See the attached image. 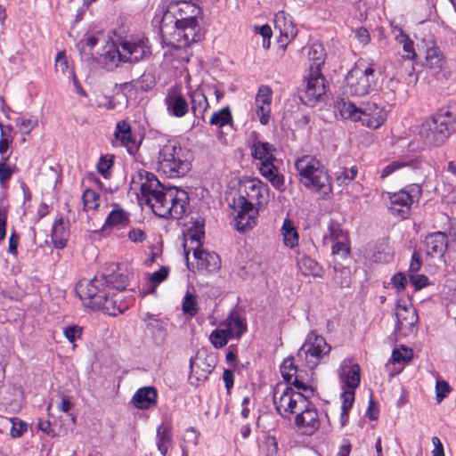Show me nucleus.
Listing matches in <instances>:
<instances>
[{"instance_id":"5fc2aeb1","label":"nucleus","mask_w":456,"mask_h":456,"mask_svg":"<svg viewBox=\"0 0 456 456\" xmlns=\"http://www.w3.org/2000/svg\"><path fill=\"white\" fill-rule=\"evenodd\" d=\"M82 335V328L77 325L69 326L64 329V336L70 342L74 343Z\"/></svg>"},{"instance_id":"4be33fe9","label":"nucleus","mask_w":456,"mask_h":456,"mask_svg":"<svg viewBox=\"0 0 456 456\" xmlns=\"http://www.w3.org/2000/svg\"><path fill=\"white\" fill-rule=\"evenodd\" d=\"M434 115L449 135L456 131V103L440 108Z\"/></svg>"},{"instance_id":"0eeeda50","label":"nucleus","mask_w":456,"mask_h":456,"mask_svg":"<svg viewBox=\"0 0 456 456\" xmlns=\"http://www.w3.org/2000/svg\"><path fill=\"white\" fill-rule=\"evenodd\" d=\"M189 206L188 193L183 190L167 188L161 204L157 205L155 215L162 218L181 219Z\"/></svg>"},{"instance_id":"7c9ffc66","label":"nucleus","mask_w":456,"mask_h":456,"mask_svg":"<svg viewBox=\"0 0 456 456\" xmlns=\"http://www.w3.org/2000/svg\"><path fill=\"white\" fill-rule=\"evenodd\" d=\"M298 265L305 275H313L319 278L324 275L322 267L309 256L301 257L298 261Z\"/></svg>"},{"instance_id":"2eb2a0df","label":"nucleus","mask_w":456,"mask_h":456,"mask_svg":"<svg viewBox=\"0 0 456 456\" xmlns=\"http://www.w3.org/2000/svg\"><path fill=\"white\" fill-rule=\"evenodd\" d=\"M303 407L305 409L296 416L295 423L304 435L311 436L320 428L318 413L314 407H309L308 401Z\"/></svg>"},{"instance_id":"c756f323","label":"nucleus","mask_w":456,"mask_h":456,"mask_svg":"<svg viewBox=\"0 0 456 456\" xmlns=\"http://www.w3.org/2000/svg\"><path fill=\"white\" fill-rule=\"evenodd\" d=\"M446 61L443 53L437 46H432L427 49L426 65L435 70H443Z\"/></svg>"},{"instance_id":"20e7f679","label":"nucleus","mask_w":456,"mask_h":456,"mask_svg":"<svg viewBox=\"0 0 456 456\" xmlns=\"http://www.w3.org/2000/svg\"><path fill=\"white\" fill-rule=\"evenodd\" d=\"M341 116L354 121H361L362 125L371 128L379 127L387 119V112L375 102H366L361 107L341 99L338 102Z\"/></svg>"},{"instance_id":"e2e57ef3","label":"nucleus","mask_w":456,"mask_h":456,"mask_svg":"<svg viewBox=\"0 0 456 456\" xmlns=\"http://www.w3.org/2000/svg\"><path fill=\"white\" fill-rule=\"evenodd\" d=\"M328 230L330 232V236L333 240H338L341 237H343V230L341 228L340 224L334 220L330 221L329 225H328Z\"/></svg>"},{"instance_id":"4468645a","label":"nucleus","mask_w":456,"mask_h":456,"mask_svg":"<svg viewBox=\"0 0 456 456\" xmlns=\"http://www.w3.org/2000/svg\"><path fill=\"white\" fill-rule=\"evenodd\" d=\"M395 316L396 333L406 337L416 331L419 317L414 307L397 305Z\"/></svg>"},{"instance_id":"a211bd4d","label":"nucleus","mask_w":456,"mask_h":456,"mask_svg":"<svg viewBox=\"0 0 456 456\" xmlns=\"http://www.w3.org/2000/svg\"><path fill=\"white\" fill-rule=\"evenodd\" d=\"M160 34L162 42L167 45L170 46L174 49H181L184 48L185 46H178L177 44H182V41L185 39L183 37V26L175 25L174 27H171L167 22V16H165L161 21L160 24Z\"/></svg>"},{"instance_id":"052dcab7","label":"nucleus","mask_w":456,"mask_h":456,"mask_svg":"<svg viewBox=\"0 0 456 456\" xmlns=\"http://www.w3.org/2000/svg\"><path fill=\"white\" fill-rule=\"evenodd\" d=\"M410 282L415 287V289H420L428 284V279L424 274H411Z\"/></svg>"},{"instance_id":"3c124183","label":"nucleus","mask_w":456,"mask_h":456,"mask_svg":"<svg viewBox=\"0 0 456 456\" xmlns=\"http://www.w3.org/2000/svg\"><path fill=\"white\" fill-rule=\"evenodd\" d=\"M11 436L12 437H20L28 429V424L22 420H17V419H12Z\"/></svg>"},{"instance_id":"423d86ee","label":"nucleus","mask_w":456,"mask_h":456,"mask_svg":"<svg viewBox=\"0 0 456 456\" xmlns=\"http://www.w3.org/2000/svg\"><path fill=\"white\" fill-rule=\"evenodd\" d=\"M378 75L371 66L365 69L356 66L346 77L345 93L353 96H364L376 89Z\"/></svg>"},{"instance_id":"412c9836","label":"nucleus","mask_w":456,"mask_h":456,"mask_svg":"<svg viewBox=\"0 0 456 456\" xmlns=\"http://www.w3.org/2000/svg\"><path fill=\"white\" fill-rule=\"evenodd\" d=\"M158 393L153 387L139 388L133 396L134 405L140 410H148L157 403Z\"/></svg>"},{"instance_id":"ea45409f","label":"nucleus","mask_w":456,"mask_h":456,"mask_svg":"<svg viewBox=\"0 0 456 456\" xmlns=\"http://www.w3.org/2000/svg\"><path fill=\"white\" fill-rule=\"evenodd\" d=\"M358 174V168L356 166H353L351 168L342 167L336 173V182L339 186L347 185L353 181Z\"/></svg>"},{"instance_id":"6e6d98bb","label":"nucleus","mask_w":456,"mask_h":456,"mask_svg":"<svg viewBox=\"0 0 456 456\" xmlns=\"http://www.w3.org/2000/svg\"><path fill=\"white\" fill-rule=\"evenodd\" d=\"M1 129V136H0V154L3 158H5L4 155L7 152L10 143L12 142V137L7 136L5 130L4 129V126L0 123Z\"/></svg>"},{"instance_id":"5701e85b","label":"nucleus","mask_w":456,"mask_h":456,"mask_svg":"<svg viewBox=\"0 0 456 456\" xmlns=\"http://www.w3.org/2000/svg\"><path fill=\"white\" fill-rule=\"evenodd\" d=\"M115 137L121 142L122 145L127 148L130 154H133L137 150L136 141L132 135L131 126L126 120L118 122L115 130Z\"/></svg>"},{"instance_id":"dca6fc26","label":"nucleus","mask_w":456,"mask_h":456,"mask_svg":"<svg viewBox=\"0 0 456 456\" xmlns=\"http://www.w3.org/2000/svg\"><path fill=\"white\" fill-rule=\"evenodd\" d=\"M165 104L168 114L176 118H182L189 111V104L184 96L174 89L168 90Z\"/></svg>"},{"instance_id":"bf43d9fd","label":"nucleus","mask_w":456,"mask_h":456,"mask_svg":"<svg viewBox=\"0 0 456 456\" xmlns=\"http://www.w3.org/2000/svg\"><path fill=\"white\" fill-rule=\"evenodd\" d=\"M169 274V267L167 266H162L159 271L154 272L151 277L150 281L152 283L159 284L162 281H164Z\"/></svg>"},{"instance_id":"f03ea898","label":"nucleus","mask_w":456,"mask_h":456,"mask_svg":"<svg viewBox=\"0 0 456 456\" xmlns=\"http://www.w3.org/2000/svg\"><path fill=\"white\" fill-rule=\"evenodd\" d=\"M299 180L304 186L323 197L332 192L330 178L321 162L314 156L305 155L295 162Z\"/></svg>"},{"instance_id":"f3484780","label":"nucleus","mask_w":456,"mask_h":456,"mask_svg":"<svg viewBox=\"0 0 456 456\" xmlns=\"http://www.w3.org/2000/svg\"><path fill=\"white\" fill-rule=\"evenodd\" d=\"M121 49L126 53V62H136L151 54L150 46L143 39L138 41H124Z\"/></svg>"},{"instance_id":"69168bd1","label":"nucleus","mask_w":456,"mask_h":456,"mask_svg":"<svg viewBox=\"0 0 456 456\" xmlns=\"http://www.w3.org/2000/svg\"><path fill=\"white\" fill-rule=\"evenodd\" d=\"M55 61L56 70H61V72L64 74L68 69V61L65 55V52H59L56 55Z\"/></svg>"},{"instance_id":"39448f33","label":"nucleus","mask_w":456,"mask_h":456,"mask_svg":"<svg viewBox=\"0 0 456 456\" xmlns=\"http://www.w3.org/2000/svg\"><path fill=\"white\" fill-rule=\"evenodd\" d=\"M133 190H140L141 200L145 202L155 213L157 205L161 204L164 195L167 191L157 176L146 170H140L133 176L131 182Z\"/></svg>"},{"instance_id":"c03bdc74","label":"nucleus","mask_w":456,"mask_h":456,"mask_svg":"<svg viewBox=\"0 0 456 456\" xmlns=\"http://www.w3.org/2000/svg\"><path fill=\"white\" fill-rule=\"evenodd\" d=\"M360 366L359 364L355 363L352 365L351 369L349 370L348 373L346 374L345 378V383L347 387L354 390L357 388L360 385L361 381V375H360Z\"/></svg>"},{"instance_id":"37998d69","label":"nucleus","mask_w":456,"mask_h":456,"mask_svg":"<svg viewBox=\"0 0 456 456\" xmlns=\"http://www.w3.org/2000/svg\"><path fill=\"white\" fill-rule=\"evenodd\" d=\"M297 366L294 364V358L284 359L281 365V372L284 380L289 384L296 376Z\"/></svg>"},{"instance_id":"a18cd8bd","label":"nucleus","mask_w":456,"mask_h":456,"mask_svg":"<svg viewBox=\"0 0 456 456\" xmlns=\"http://www.w3.org/2000/svg\"><path fill=\"white\" fill-rule=\"evenodd\" d=\"M273 100V91L268 86H259L255 97L256 105H268L271 106Z\"/></svg>"},{"instance_id":"1a4fd4ad","label":"nucleus","mask_w":456,"mask_h":456,"mask_svg":"<svg viewBox=\"0 0 456 456\" xmlns=\"http://www.w3.org/2000/svg\"><path fill=\"white\" fill-rule=\"evenodd\" d=\"M421 195V186L417 183L411 184L389 197V209L392 214L405 219L410 216L411 206L418 202Z\"/></svg>"},{"instance_id":"e433bc0d","label":"nucleus","mask_w":456,"mask_h":456,"mask_svg":"<svg viewBox=\"0 0 456 456\" xmlns=\"http://www.w3.org/2000/svg\"><path fill=\"white\" fill-rule=\"evenodd\" d=\"M232 338V329L215 330L209 336V340L216 348L224 346Z\"/></svg>"},{"instance_id":"774afa93","label":"nucleus","mask_w":456,"mask_h":456,"mask_svg":"<svg viewBox=\"0 0 456 456\" xmlns=\"http://www.w3.org/2000/svg\"><path fill=\"white\" fill-rule=\"evenodd\" d=\"M392 283L398 290H403L407 286V279L403 273H395L392 277Z\"/></svg>"},{"instance_id":"58836bf2","label":"nucleus","mask_w":456,"mask_h":456,"mask_svg":"<svg viewBox=\"0 0 456 456\" xmlns=\"http://www.w3.org/2000/svg\"><path fill=\"white\" fill-rule=\"evenodd\" d=\"M256 215H245L237 213L234 221L235 227L237 231L240 232H245L246 231L251 229L256 224Z\"/></svg>"},{"instance_id":"cd10ccee","label":"nucleus","mask_w":456,"mask_h":456,"mask_svg":"<svg viewBox=\"0 0 456 456\" xmlns=\"http://www.w3.org/2000/svg\"><path fill=\"white\" fill-rule=\"evenodd\" d=\"M191 110L196 118L204 120V114L209 107L207 96L200 90L190 94Z\"/></svg>"},{"instance_id":"13d9d810","label":"nucleus","mask_w":456,"mask_h":456,"mask_svg":"<svg viewBox=\"0 0 456 456\" xmlns=\"http://www.w3.org/2000/svg\"><path fill=\"white\" fill-rule=\"evenodd\" d=\"M448 172L450 175L447 177L449 180L450 191L456 195V160L448 163Z\"/></svg>"},{"instance_id":"603ef678","label":"nucleus","mask_w":456,"mask_h":456,"mask_svg":"<svg viewBox=\"0 0 456 456\" xmlns=\"http://www.w3.org/2000/svg\"><path fill=\"white\" fill-rule=\"evenodd\" d=\"M256 116L262 125H267L271 117V106L268 105H256Z\"/></svg>"},{"instance_id":"7ed1b4c3","label":"nucleus","mask_w":456,"mask_h":456,"mask_svg":"<svg viewBox=\"0 0 456 456\" xmlns=\"http://www.w3.org/2000/svg\"><path fill=\"white\" fill-rule=\"evenodd\" d=\"M158 170L169 178L184 176L191 168L189 152L175 140H167L159 151Z\"/></svg>"},{"instance_id":"a878e982","label":"nucleus","mask_w":456,"mask_h":456,"mask_svg":"<svg viewBox=\"0 0 456 456\" xmlns=\"http://www.w3.org/2000/svg\"><path fill=\"white\" fill-rule=\"evenodd\" d=\"M156 86V79L152 73L144 72L139 78L133 79L121 85L123 90L128 88L147 92Z\"/></svg>"},{"instance_id":"338daca9","label":"nucleus","mask_w":456,"mask_h":456,"mask_svg":"<svg viewBox=\"0 0 456 456\" xmlns=\"http://www.w3.org/2000/svg\"><path fill=\"white\" fill-rule=\"evenodd\" d=\"M275 28H278L281 33H288L287 32V18L286 13L283 11H281L276 13L275 15Z\"/></svg>"},{"instance_id":"4d7b16f0","label":"nucleus","mask_w":456,"mask_h":456,"mask_svg":"<svg viewBox=\"0 0 456 456\" xmlns=\"http://www.w3.org/2000/svg\"><path fill=\"white\" fill-rule=\"evenodd\" d=\"M275 173H277V168L273 165V160L261 162L260 167V174L269 180Z\"/></svg>"},{"instance_id":"473e14b6","label":"nucleus","mask_w":456,"mask_h":456,"mask_svg":"<svg viewBox=\"0 0 456 456\" xmlns=\"http://www.w3.org/2000/svg\"><path fill=\"white\" fill-rule=\"evenodd\" d=\"M273 146L269 142H256L253 144L252 156L262 162L273 160Z\"/></svg>"},{"instance_id":"b1692460","label":"nucleus","mask_w":456,"mask_h":456,"mask_svg":"<svg viewBox=\"0 0 456 456\" xmlns=\"http://www.w3.org/2000/svg\"><path fill=\"white\" fill-rule=\"evenodd\" d=\"M69 236V232L67 229L63 218L61 216L55 220L52 231V241L56 248L62 249L66 247Z\"/></svg>"},{"instance_id":"8fccbe9b","label":"nucleus","mask_w":456,"mask_h":456,"mask_svg":"<svg viewBox=\"0 0 456 456\" xmlns=\"http://www.w3.org/2000/svg\"><path fill=\"white\" fill-rule=\"evenodd\" d=\"M113 165L112 157L106 155L102 156L97 164L98 172L102 175L105 178L108 177V172Z\"/></svg>"},{"instance_id":"6e6552de","label":"nucleus","mask_w":456,"mask_h":456,"mask_svg":"<svg viewBox=\"0 0 456 456\" xmlns=\"http://www.w3.org/2000/svg\"><path fill=\"white\" fill-rule=\"evenodd\" d=\"M331 346L326 342L324 338L311 331L305 339L304 345L297 352V357L305 359L310 369L315 368L320 360L330 352Z\"/></svg>"},{"instance_id":"9b49d317","label":"nucleus","mask_w":456,"mask_h":456,"mask_svg":"<svg viewBox=\"0 0 456 456\" xmlns=\"http://www.w3.org/2000/svg\"><path fill=\"white\" fill-rule=\"evenodd\" d=\"M419 136L425 145L437 147L444 143L450 135L444 127L439 125L436 117L432 115L421 124Z\"/></svg>"},{"instance_id":"c85d7f7f","label":"nucleus","mask_w":456,"mask_h":456,"mask_svg":"<svg viewBox=\"0 0 456 456\" xmlns=\"http://www.w3.org/2000/svg\"><path fill=\"white\" fill-rule=\"evenodd\" d=\"M172 442L170 427L165 424L159 425L157 428V447L162 456H167Z\"/></svg>"},{"instance_id":"aec40b11","label":"nucleus","mask_w":456,"mask_h":456,"mask_svg":"<svg viewBox=\"0 0 456 456\" xmlns=\"http://www.w3.org/2000/svg\"><path fill=\"white\" fill-rule=\"evenodd\" d=\"M425 244L428 256H443L448 247V238L443 232H433L426 237Z\"/></svg>"},{"instance_id":"79ce46f5","label":"nucleus","mask_w":456,"mask_h":456,"mask_svg":"<svg viewBox=\"0 0 456 456\" xmlns=\"http://www.w3.org/2000/svg\"><path fill=\"white\" fill-rule=\"evenodd\" d=\"M183 312L190 316H195L199 313V306L196 296L187 292L182 305Z\"/></svg>"},{"instance_id":"a19ab883","label":"nucleus","mask_w":456,"mask_h":456,"mask_svg":"<svg viewBox=\"0 0 456 456\" xmlns=\"http://www.w3.org/2000/svg\"><path fill=\"white\" fill-rule=\"evenodd\" d=\"M234 210L240 214L257 215V210L254 208L251 201L247 200L245 196H239L234 202Z\"/></svg>"},{"instance_id":"393cba45","label":"nucleus","mask_w":456,"mask_h":456,"mask_svg":"<svg viewBox=\"0 0 456 456\" xmlns=\"http://www.w3.org/2000/svg\"><path fill=\"white\" fill-rule=\"evenodd\" d=\"M120 61L126 62V53L115 45H110L109 50L102 56V62L108 70L117 68Z\"/></svg>"},{"instance_id":"09e8293b","label":"nucleus","mask_w":456,"mask_h":456,"mask_svg":"<svg viewBox=\"0 0 456 456\" xmlns=\"http://www.w3.org/2000/svg\"><path fill=\"white\" fill-rule=\"evenodd\" d=\"M9 159V156H6L5 158H3V161L0 162V184L3 186L5 184L6 182H8L12 175L13 173L12 168H11L7 164L6 161Z\"/></svg>"},{"instance_id":"bb28decb","label":"nucleus","mask_w":456,"mask_h":456,"mask_svg":"<svg viewBox=\"0 0 456 456\" xmlns=\"http://www.w3.org/2000/svg\"><path fill=\"white\" fill-rule=\"evenodd\" d=\"M422 165H423V162L417 158L411 159H397V160H395V161L391 162L390 164H388L382 170L381 177L385 178V177L388 176L389 175H391L392 173H394L395 171L401 169V168L408 167V168H411L413 170L419 169L422 167Z\"/></svg>"},{"instance_id":"680f3d73","label":"nucleus","mask_w":456,"mask_h":456,"mask_svg":"<svg viewBox=\"0 0 456 456\" xmlns=\"http://www.w3.org/2000/svg\"><path fill=\"white\" fill-rule=\"evenodd\" d=\"M436 400L440 403L449 394L451 388L446 381H437L436 385Z\"/></svg>"},{"instance_id":"f8f14e48","label":"nucleus","mask_w":456,"mask_h":456,"mask_svg":"<svg viewBox=\"0 0 456 456\" xmlns=\"http://www.w3.org/2000/svg\"><path fill=\"white\" fill-rule=\"evenodd\" d=\"M279 387L273 393V403L277 412L283 416L284 412L294 413L297 404L305 405L307 396L300 392H296L292 387L286 386L282 393L278 396Z\"/></svg>"},{"instance_id":"72a5a7b5","label":"nucleus","mask_w":456,"mask_h":456,"mask_svg":"<svg viewBox=\"0 0 456 456\" xmlns=\"http://www.w3.org/2000/svg\"><path fill=\"white\" fill-rule=\"evenodd\" d=\"M284 244L287 247L294 248L298 243V233L295 229L292 221L285 219L281 228Z\"/></svg>"},{"instance_id":"6ab92c4d","label":"nucleus","mask_w":456,"mask_h":456,"mask_svg":"<svg viewBox=\"0 0 456 456\" xmlns=\"http://www.w3.org/2000/svg\"><path fill=\"white\" fill-rule=\"evenodd\" d=\"M193 256L197 259L199 271L210 273L218 271L221 266L220 257L215 252H208L201 248H196L193 251Z\"/></svg>"},{"instance_id":"c9c22d12","label":"nucleus","mask_w":456,"mask_h":456,"mask_svg":"<svg viewBox=\"0 0 456 456\" xmlns=\"http://www.w3.org/2000/svg\"><path fill=\"white\" fill-rule=\"evenodd\" d=\"M232 122V116L229 106L214 112L210 118L209 124L217 127H223Z\"/></svg>"},{"instance_id":"49530a36","label":"nucleus","mask_w":456,"mask_h":456,"mask_svg":"<svg viewBox=\"0 0 456 456\" xmlns=\"http://www.w3.org/2000/svg\"><path fill=\"white\" fill-rule=\"evenodd\" d=\"M84 210L96 209L99 206L100 196L94 191L87 189L82 195Z\"/></svg>"},{"instance_id":"2f4dec72","label":"nucleus","mask_w":456,"mask_h":456,"mask_svg":"<svg viewBox=\"0 0 456 456\" xmlns=\"http://www.w3.org/2000/svg\"><path fill=\"white\" fill-rule=\"evenodd\" d=\"M183 26V37L185 38L182 41V44H178V46H189L191 43L198 42L200 39V35L196 32V28L199 27L198 20H194L193 23L188 22L179 24Z\"/></svg>"},{"instance_id":"f704fd0d","label":"nucleus","mask_w":456,"mask_h":456,"mask_svg":"<svg viewBox=\"0 0 456 456\" xmlns=\"http://www.w3.org/2000/svg\"><path fill=\"white\" fill-rule=\"evenodd\" d=\"M309 59L312 61L310 69L320 70L324 64V49L321 45H313L308 53Z\"/></svg>"},{"instance_id":"0e129e2a","label":"nucleus","mask_w":456,"mask_h":456,"mask_svg":"<svg viewBox=\"0 0 456 456\" xmlns=\"http://www.w3.org/2000/svg\"><path fill=\"white\" fill-rule=\"evenodd\" d=\"M403 49L404 54H403V58L411 60L416 56V53L413 47V41L406 37L403 41Z\"/></svg>"},{"instance_id":"9d476101","label":"nucleus","mask_w":456,"mask_h":456,"mask_svg":"<svg viewBox=\"0 0 456 456\" xmlns=\"http://www.w3.org/2000/svg\"><path fill=\"white\" fill-rule=\"evenodd\" d=\"M328 87L326 78L320 70L309 69L305 88L299 93V98L305 105L314 107L322 100Z\"/></svg>"},{"instance_id":"de8ad7c7","label":"nucleus","mask_w":456,"mask_h":456,"mask_svg":"<svg viewBox=\"0 0 456 456\" xmlns=\"http://www.w3.org/2000/svg\"><path fill=\"white\" fill-rule=\"evenodd\" d=\"M402 350L404 352V354H403L398 349L393 350L392 360L394 362H408L411 360L413 355L412 350L405 346H402Z\"/></svg>"},{"instance_id":"f257e3e1","label":"nucleus","mask_w":456,"mask_h":456,"mask_svg":"<svg viewBox=\"0 0 456 456\" xmlns=\"http://www.w3.org/2000/svg\"><path fill=\"white\" fill-rule=\"evenodd\" d=\"M118 266L112 263L104 267L92 280L83 279L76 285V292L81 300H88L86 305L93 310H102L116 316L126 305L119 300L115 291L124 290L128 285L126 275L118 273Z\"/></svg>"},{"instance_id":"864d4df0","label":"nucleus","mask_w":456,"mask_h":456,"mask_svg":"<svg viewBox=\"0 0 456 456\" xmlns=\"http://www.w3.org/2000/svg\"><path fill=\"white\" fill-rule=\"evenodd\" d=\"M232 330L237 329V332L235 334L236 338H240L241 334L247 330V326L244 323L243 320L238 316H231L229 320V327Z\"/></svg>"},{"instance_id":"ddd939ff","label":"nucleus","mask_w":456,"mask_h":456,"mask_svg":"<svg viewBox=\"0 0 456 456\" xmlns=\"http://www.w3.org/2000/svg\"><path fill=\"white\" fill-rule=\"evenodd\" d=\"M200 14V8L189 1H177L170 3L165 16L172 15L175 24L179 25L185 22L193 23Z\"/></svg>"},{"instance_id":"4c0bfd02","label":"nucleus","mask_w":456,"mask_h":456,"mask_svg":"<svg viewBox=\"0 0 456 456\" xmlns=\"http://www.w3.org/2000/svg\"><path fill=\"white\" fill-rule=\"evenodd\" d=\"M129 223L128 214L121 208L113 209L106 218V226L126 225Z\"/></svg>"}]
</instances>
